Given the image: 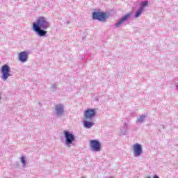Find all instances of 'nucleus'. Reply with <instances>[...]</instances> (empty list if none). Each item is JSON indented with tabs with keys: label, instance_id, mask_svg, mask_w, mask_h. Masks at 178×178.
<instances>
[{
	"label": "nucleus",
	"instance_id": "obj_7",
	"mask_svg": "<svg viewBox=\"0 0 178 178\" xmlns=\"http://www.w3.org/2000/svg\"><path fill=\"white\" fill-rule=\"evenodd\" d=\"M33 29L34 31H35L36 33H38V34L40 35V37H44V35L47 34V31L42 30V28H40L36 23L33 24Z\"/></svg>",
	"mask_w": 178,
	"mask_h": 178
},
{
	"label": "nucleus",
	"instance_id": "obj_10",
	"mask_svg": "<svg viewBox=\"0 0 178 178\" xmlns=\"http://www.w3.org/2000/svg\"><path fill=\"white\" fill-rule=\"evenodd\" d=\"M29 59V54L26 51H22L19 54V60L22 62H27Z\"/></svg>",
	"mask_w": 178,
	"mask_h": 178
},
{
	"label": "nucleus",
	"instance_id": "obj_14",
	"mask_svg": "<svg viewBox=\"0 0 178 178\" xmlns=\"http://www.w3.org/2000/svg\"><path fill=\"white\" fill-rule=\"evenodd\" d=\"M144 119H145V115H141L140 117H139V118L137 120V122L138 123H143V122H144Z\"/></svg>",
	"mask_w": 178,
	"mask_h": 178
},
{
	"label": "nucleus",
	"instance_id": "obj_9",
	"mask_svg": "<svg viewBox=\"0 0 178 178\" xmlns=\"http://www.w3.org/2000/svg\"><path fill=\"white\" fill-rule=\"evenodd\" d=\"M130 16H131V13L127 14L125 15L122 18H121L116 24H115V26L116 27H120V25L123 24V23H124V22H126V20H127V19H129L130 17Z\"/></svg>",
	"mask_w": 178,
	"mask_h": 178
},
{
	"label": "nucleus",
	"instance_id": "obj_17",
	"mask_svg": "<svg viewBox=\"0 0 178 178\" xmlns=\"http://www.w3.org/2000/svg\"><path fill=\"white\" fill-rule=\"evenodd\" d=\"M153 178H159V177H158V176L155 175V176H154Z\"/></svg>",
	"mask_w": 178,
	"mask_h": 178
},
{
	"label": "nucleus",
	"instance_id": "obj_18",
	"mask_svg": "<svg viewBox=\"0 0 178 178\" xmlns=\"http://www.w3.org/2000/svg\"><path fill=\"white\" fill-rule=\"evenodd\" d=\"M147 178H151V177H147Z\"/></svg>",
	"mask_w": 178,
	"mask_h": 178
},
{
	"label": "nucleus",
	"instance_id": "obj_6",
	"mask_svg": "<svg viewBox=\"0 0 178 178\" xmlns=\"http://www.w3.org/2000/svg\"><path fill=\"white\" fill-rule=\"evenodd\" d=\"M97 112L95 109L88 108L84 111V116L86 119L91 120L95 116Z\"/></svg>",
	"mask_w": 178,
	"mask_h": 178
},
{
	"label": "nucleus",
	"instance_id": "obj_11",
	"mask_svg": "<svg viewBox=\"0 0 178 178\" xmlns=\"http://www.w3.org/2000/svg\"><path fill=\"white\" fill-rule=\"evenodd\" d=\"M56 111L57 115H62V113H63V106L62 104L56 105Z\"/></svg>",
	"mask_w": 178,
	"mask_h": 178
},
{
	"label": "nucleus",
	"instance_id": "obj_12",
	"mask_svg": "<svg viewBox=\"0 0 178 178\" xmlns=\"http://www.w3.org/2000/svg\"><path fill=\"white\" fill-rule=\"evenodd\" d=\"M84 126H85V127H86V129H90V127H92V126H94V122H90L88 121H85Z\"/></svg>",
	"mask_w": 178,
	"mask_h": 178
},
{
	"label": "nucleus",
	"instance_id": "obj_16",
	"mask_svg": "<svg viewBox=\"0 0 178 178\" xmlns=\"http://www.w3.org/2000/svg\"><path fill=\"white\" fill-rule=\"evenodd\" d=\"M142 6H148V1H143Z\"/></svg>",
	"mask_w": 178,
	"mask_h": 178
},
{
	"label": "nucleus",
	"instance_id": "obj_4",
	"mask_svg": "<svg viewBox=\"0 0 178 178\" xmlns=\"http://www.w3.org/2000/svg\"><path fill=\"white\" fill-rule=\"evenodd\" d=\"M90 148L95 152H99L101 151V143L96 140H92L90 141Z\"/></svg>",
	"mask_w": 178,
	"mask_h": 178
},
{
	"label": "nucleus",
	"instance_id": "obj_8",
	"mask_svg": "<svg viewBox=\"0 0 178 178\" xmlns=\"http://www.w3.org/2000/svg\"><path fill=\"white\" fill-rule=\"evenodd\" d=\"M133 148L135 156H140V155L143 154V149L141 148V145L136 143L135 145H134Z\"/></svg>",
	"mask_w": 178,
	"mask_h": 178
},
{
	"label": "nucleus",
	"instance_id": "obj_5",
	"mask_svg": "<svg viewBox=\"0 0 178 178\" xmlns=\"http://www.w3.org/2000/svg\"><path fill=\"white\" fill-rule=\"evenodd\" d=\"M64 134H65L67 145H70V144H72V143H73V141L76 140V138L74 137V136L70 134L67 131H64Z\"/></svg>",
	"mask_w": 178,
	"mask_h": 178
},
{
	"label": "nucleus",
	"instance_id": "obj_15",
	"mask_svg": "<svg viewBox=\"0 0 178 178\" xmlns=\"http://www.w3.org/2000/svg\"><path fill=\"white\" fill-rule=\"evenodd\" d=\"M21 162L23 165H26V159H24V157L21 158Z\"/></svg>",
	"mask_w": 178,
	"mask_h": 178
},
{
	"label": "nucleus",
	"instance_id": "obj_19",
	"mask_svg": "<svg viewBox=\"0 0 178 178\" xmlns=\"http://www.w3.org/2000/svg\"><path fill=\"white\" fill-rule=\"evenodd\" d=\"M2 97H1V95H0V99H1Z\"/></svg>",
	"mask_w": 178,
	"mask_h": 178
},
{
	"label": "nucleus",
	"instance_id": "obj_3",
	"mask_svg": "<svg viewBox=\"0 0 178 178\" xmlns=\"http://www.w3.org/2000/svg\"><path fill=\"white\" fill-rule=\"evenodd\" d=\"M36 25L38 26L40 29H42L43 30H45L49 27V24L44 17H40L38 19Z\"/></svg>",
	"mask_w": 178,
	"mask_h": 178
},
{
	"label": "nucleus",
	"instance_id": "obj_1",
	"mask_svg": "<svg viewBox=\"0 0 178 178\" xmlns=\"http://www.w3.org/2000/svg\"><path fill=\"white\" fill-rule=\"evenodd\" d=\"M109 17L108 13L104 12H94L92 13V19L94 20H99V22H104Z\"/></svg>",
	"mask_w": 178,
	"mask_h": 178
},
{
	"label": "nucleus",
	"instance_id": "obj_2",
	"mask_svg": "<svg viewBox=\"0 0 178 178\" xmlns=\"http://www.w3.org/2000/svg\"><path fill=\"white\" fill-rule=\"evenodd\" d=\"M1 73L2 74L1 79L6 81L8 77H10V67L9 65H4L1 67Z\"/></svg>",
	"mask_w": 178,
	"mask_h": 178
},
{
	"label": "nucleus",
	"instance_id": "obj_13",
	"mask_svg": "<svg viewBox=\"0 0 178 178\" xmlns=\"http://www.w3.org/2000/svg\"><path fill=\"white\" fill-rule=\"evenodd\" d=\"M143 10H144V8H141L140 9H139L137 13H136L135 16L136 17H138V16H140L142 13H143Z\"/></svg>",
	"mask_w": 178,
	"mask_h": 178
}]
</instances>
